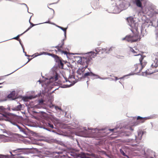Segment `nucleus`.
<instances>
[{
	"instance_id": "1",
	"label": "nucleus",
	"mask_w": 158,
	"mask_h": 158,
	"mask_svg": "<svg viewBox=\"0 0 158 158\" xmlns=\"http://www.w3.org/2000/svg\"><path fill=\"white\" fill-rule=\"evenodd\" d=\"M127 20L129 26L131 28V30L133 34L128 35L125 37L122 38L123 40H126L128 42H132L139 41L140 38L138 32V24L136 22L135 19L132 17L127 18Z\"/></svg>"
},
{
	"instance_id": "2",
	"label": "nucleus",
	"mask_w": 158,
	"mask_h": 158,
	"mask_svg": "<svg viewBox=\"0 0 158 158\" xmlns=\"http://www.w3.org/2000/svg\"><path fill=\"white\" fill-rule=\"evenodd\" d=\"M135 49V50L134 49L131 48H130V51L133 53V55L134 56H137L138 58H139L141 65L140 64L137 65V67L136 68V69L140 72L141 70L143 67L146 64L147 62L144 59L141 55L140 54L139 51L136 49Z\"/></svg>"
},
{
	"instance_id": "3",
	"label": "nucleus",
	"mask_w": 158,
	"mask_h": 158,
	"mask_svg": "<svg viewBox=\"0 0 158 158\" xmlns=\"http://www.w3.org/2000/svg\"><path fill=\"white\" fill-rule=\"evenodd\" d=\"M114 48L113 47L110 48H97L95 49V51L96 52H90L88 53L89 56H90L91 58L94 57L96 55V54L99 52H101L102 53L105 52L106 53H109L111 51H112Z\"/></svg>"
},
{
	"instance_id": "4",
	"label": "nucleus",
	"mask_w": 158,
	"mask_h": 158,
	"mask_svg": "<svg viewBox=\"0 0 158 158\" xmlns=\"http://www.w3.org/2000/svg\"><path fill=\"white\" fill-rule=\"evenodd\" d=\"M75 60L76 61L77 63H80L83 65H85V68L87 67L89 61L88 59L84 57L81 58L79 56L75 57Z\"/></svg>"
},
{
	"instance_id": "5",
	"label": "nucleus",
	"mask_w": 158,
	"mask_h": 158,
	"mask_svg": "<svg viewBox=\"0 0 158 158\" xmlns=\"http://www.w3.org/2000/svg\"><path fill=\"white\" fill-rule=\"evenodd\" d=\"M150 64L152 68L157 67L158 65V53H156L152 56V59L150 61Z\"/></svg>"
},
{
	"instance_id": "6",
	"label": "nucleus",
	"mask_w": 158,
	"mask_h": 158,
	"mask_svg": "<svg viewBox=\"0 0 158 158\" xmlns=\"http://www.w3.org/2000/svg\"><path fill=\"white\" fill-rule=\"evenodd\" d=\"M126 9L123 4H120L119 6H115L112 7V10H113V13H118L121 11Z\"/></svg>"
},
{
	"instance_id": "7",
	"label": "nucleus",
	"mask_w": 158,
	"mask_h": 158,
	"mask_svg": "<svg viewBox=\"0 0 158 158\" xmlns=\"http://www.w3.org/2000/svg\"><path fill=\"white\" fill-rule=\"evenodd\" d=\"M68 82H71L70 84H67V85H63L62 87L65 88L67 87H69L73 85L75 83V79L73 77H72L68 79Z\"/></svg>"
},
{
	"instance_id": "8",
	"label": "nucleus",
	"mask_w": 158,
	"mask_h": 158,
	"mask_svg": "<svg viewBox=\"0 0 158 158\" xmlns=\"http://www.w3.org/2000/svg\"><path fill=\"white\" fill-rule=\"evenodd\" d=\"M148 119V117L142 118L139 116L137 118V120L138 123H141L144 122L145 120Z\"/></svg>"
},
{
	"instance_id": "9",
	"label": "nucleus",
	"mask_w": 158,
	"mask_h": 158,
	"mask_svg": "<svg viewBox=\"0 0 158 158\" xmlns=\"http://www.w3.org/2000/svg\"><path fill=\"white\" fill-rule=\"evenodd\" d=\"M57 62H58V65L60 66V67H61V68H63L64 63H66V62H65V61L61 60L59 58H58Z\"/></svg>"
},
{
	"instance_id": "10",
	"label": "nucleus",
	"mask_w": 158,
	"mask_h": 158,
	"mask_svg": "<svg viewBox=\"0 0 158 158\" xmlns=\"http://www.w3.org/2000/svg\"><path fill=\"white\" fill-rule=\"evenodd\" d=\"M57 79V76H56L55 77H52L50 78L49 79H47L46 83V82L48 83L47 84H49L50 83V82H52L53 81H56Z\"/></svg>"
},
{
	"instance_id": "11",
	"label": "nucleus",
	"mask_w": 158,
	"mask_h": 158,
	"mask_svg": "<svg viewBox=\"0 0 158 158\" xmlns=\"http://www.w3.org/2000/svg\"><path fill=\"white\" fill-rule=\"evenodd\" d=\"M15 92L14 91L12 92L7 96V97L11 99H14L15 98Z\"/></svg>"
},
{
	"instance_id": "12",
	"label": "nucleus",
	"mask_w": 158,
	"mask_h": 158,
	"mask_svg": "<svg viewBox=\"0 0 158 158\" xmlns=\"http://www.w3.org/2000/svg\"><path fill=\"white\" fill-rule=\"evenodd\" d=\"M48 23L51 24H53V25H54L56 26V27H58L59 28H60L61 30H62V29L63 28V27H61L60 26L57 25L54 23H51L49 21H48V22H44L43 23ZM41 24H42V23H41ZM41 24V23H39V24Z\"/></svg>"
},
{
	"instance_id": "13",
	"label": "nucleus",
	"mask_w": 158,
	"mask_h": 158,
	"mask_svg": "<svg viewBox=\"0 0 158 158\" xmlns=\"http://www.w3.org/2000/svg\"><path fill=\"white\" fill-rule=\"evenodd\" d=\"M33 98V97L32 96H27L23 97V99L24 101H27L28 99H31Z\"/></svg>"
},
{
	"instance_id": "14",
	"label": "nucleus",
	"mask_w": 158,
	"mask_h": 158,
	"mask_svg": "<svg viewBox=\"0 0 158 158\" xmlns=\"http://www.w3.org/2000/svg\"><path fill=\"white\" fill-rule=\"evenodd\" d=\"M95 75V74L92 72H87L85 73L83 75L84 77H85L88 76Z\"/></svg>"
},
{
	"instance_id": "15",
	"label": "nucleus",
	"mask_w": 158,
	"mask_h": 158,
	"mask_svg": "<svg viewBox=\"0 0 158 158\" xmlns=\"http://www.w3.org/2000/svg\"><path fill=\"white\" fill-rule=\"evenodd\" d=\"M59 51H60V52L61 54H64V55H66V57L68 58H69V55H68L69 54H68V53L67 52H66V51H62L60 50H59Z\"/></svg>"
},
{
	"instance_id": "16",
	"label": "nucleus",
	"mask_w": 158,
	"mask_h": 158,
	"mask_svg": "<svg viewBox=\"0 0 158 158\" xmlns=\"http://www.w3.org/2000/svg\"><path fill=\"white\" fill-rule=\"evenodd\" d=\"M0 138L2 139H6V140L4 141L5 142L8 141L9 140V139H8V137L7 136L3 135H0Z\"/></svg>"
},
{
	"instance_id": "17",
	"label": "nucleus",
	"mask_w": 158,
	"mask_h": 158,
	"mask_svg": "<svg viewBox=\"0 0 158 158\" xmlns=\"http://www.w3.org/2000/svg\"><path fill=\"white\" fill-rule=\"evenodd\" d=\"M136 3L137 6L139 7H141V3L140 0H136Z\"/></svg>"
},
{
	"instance_id": "18",
	"label": "nucleus",
	"mask_w": 158,
	"mask_h": 158,
	"mask_svg": "<svg viewBox=\"0 0 158 158\" xmlns=\"http://www.w3.org/2000/svg\"><path fill=\"white\" fill-rule=\"evenodd\" d=\"M67 27L65 28H63L62 30L64 32V35L65 37H66V30H67Z\"/></svg>"
},
{
	"instance_id": "19",
	"label": "nucleus",
	"mask_w": 158,
	"mask_h": 158,
	"mask_svg": "<svg viewBox=\"0 0 158 158\" xmlns=\"http://www.w3.org/2000/svg\"><path fill=\"white\" fill-rule=\"evenodd\" d=\"M39 56L38 53H35L34 54L32 55L31 56L33 57V58L36 57L38 56Z\"/></svg>"
},
{
	"instance_id": "20",
	"label": "nucleus",
	"mask_w": 158,
	"mask_h": 158,
	"mask_svg": "<svg viewBox=\"0 0 158 158\" xmlns=\"http://www.w3.org/2000/svg\"><path fill=\"white\" fill-rule=\"evenodd\" d=\"M23 34V33L22 34H21L20 35H18L16 37L14 38L13 39H15V40H18V38L20 36L22 35Z\"/></svg>"
},
{
	"instance_id": "21",
	"label": "nucleus",
	"mask_w": 158,
	"mask_h": 158,
	"mask_svg": "<svg viewBox=\"0 0 158 158\" xmlns=\"http://www.w3.org/2000/svg\"><path fill=\"white\" fill-rule=\"evenodd\" d=\"M96 77H97L98 78H99L101 79H102V80H105V79H107V78H102V77H99L98 75H95Z\"/></svg>"
},
{
	"instance_id": "22",
	"label": "nucleus",
	"mask_w": 158,
	"mask_h": 158,
	"mask_svg": "<svg viewBox=\"0 0 158 158\" xmlns=\"http://www.w3.org/2000/svg\"><path fill=\"white\" fill-rule=\"evenodd\" d=\"M47 53L45 52H42L40 53L39 54H38L39 56L41 55H46Z\"/></svg>"
},
{
	"instance_id": "23",
	"label": "nucleus",
	"mask_w": 158,
	"mask_h": 158,
	"mask_svg": "<svg viewBox=\"0 0 158 158\" xmlns=\"http://www.w3.org/2000/svg\"><path fill=\"white\" fill-rule=\"evenodd\" d=\"M4 108L2 106H0V112H2L3 111Z\"/></svg>"
},
{
	"instance_id": "24",
	"label": "nucleus",
	"mask_w": 158,
	"mask_h": 158,
	"mask_svg": "<svg viewBox=\"0 0 158 158\" xmlns=\"http://www.w3.org/2000/svg\"><path fill=\"white\" fill-rule=\"evenodd\" d=\"M153 73V72H152L151 73H148V71H147L145 73H146V75H148V74H152Z\"/></svg>"
},
{
	"instance_id": "25",
	"label": "nucleus",
	"mask_w": 158,
	"mask_h": 158,
	"mask_svg": "<svg viewBox=\"0 0 158 158\" xmlns=\"http://www.w3.org/2000/svg\"><path fill=\"white\" fill-rule=\"evenodd\" d=\"M32 27L31 26H30V27H29L25 31H24L23 33H25L27 31H28L30 29H31V27Z\"/></svg>"
},
{
	"instance_id": "26",
	"label": "nucleus",
	"mask_w": 158,
	"mask_h": 158,
	"mask_svg": "<svg viewBox=\"0 0 158 158\" xmlns=\"http://www.w3.org/2000/svg\"><path fill=\"white\" fill-rule=\"evenodd\" d=\"M5 156L2 155L0 154V158H5Z\"/></svg>"
},
{
	"instance_id": "27",
	"label": "nucleus",
	"mask_w": 158,
	"mask_h": 158,
	"mask_svg": "<svg viewBox=\"0 0 158 158\" xmlns=\"http://www.w3.org/2000/svg\"><path fill=\"white\" fill-rule=\"evenodd\" d=\"M120 152L123 154V155L125 156V153L122 150H120Z\"/></svg>"
},
{
	"instance_id": "28",
	"label": "nucleus",
	"mask_w": 158,
	"mask_h": 158,
	"mask_svg": "<svg viewBox=\"0 0 158 158\" xmlns=\"http://www.w3.org/2000/svg\"><path fill=\"white\" fill-rule=\"evenodd\" d=\"M29 22H30V21H29ZM30 23L32 25L31 26V27H32L35 25H36L35 24H33L32 23H30Z\"/></svg>"
},
{
	"instance_id": "29",
	"label": "nucleus",
	"mask_w": 158,
	"mask_h": 158,
	"mask_svg": "<svg viewBox=\"0 0 158 158\" xmlns=\"http://www.w3.org/2000/svg\"><path fill=\"white\" fill-rule=\"evenodd\" d=\"M23 52L25 53V56H30L26 54V52H24V50L23 49Z\"/></svg>"
},
{
	"instance_id": "30",
	"label": "nucleus",
	"mask_w": 158,
	"mask_h": 158,
	"mask_svg": "<svg viewBox=\"0 0 158 158\" xmlns=\"http://www.w3.org/2000/svg\"><path fill=\"white\" fill-rule=\"evenodd\" d=\"M43 102V101L42 100H40L39 101V103H42Z\"/></svg>"
},
{
	"instance_id": "31",
	"label": "nucleus",
	"mask_w": 158,
	"mask_h": 158,
	"mask_svg": "<svg viewBox=\"0 0 158 158\" xmlns=\"http://www.w3.org/2000/svg\"><path fill=\"white\" fill-rule=\"evenodd\" d=\"M50 127H51V128H53V125H50Z\"/></svg>"
},
{
	"instance_id": "32",
	"label": "nucleus",
	"mask_w": 158,
	"mask_h": 158,
	"mask_svg": "<svg viewBox=\"0 0 158 158\" xmlns=\"http://www.w3.org/2000/svg\"><path fill=\"white\" fill-rule=\"evenodd\" d=\"M56 109H58L61 110V109L60 108H59V107H56Z\"/></svg>"
},
{
	"instance_id": "33",
	"label": "nucleus",
	"mask_w": 158,
	"mask_h": 158,
	"mask_svg": "<svg viewBox=\"0 0 158 158\" xmlns=\"http://www.w3.org/2000/svg\"><path fill=\"white\" fill-rule=\"evenodd\" d=\"M24 4V5H25V6H26V7H27V10H28V7H27V5L26 4Z\"/></svg>"
},
{
	"instance_id": "34",
	"label": "nucleus",
	"mask_w": 158,
	"mask_h": 158,
	"mask_svg": "<svg viewBox=\"0 0 158 158\" xmlns=\"http://www.w3.org/2000/svg\"><path fill=\"white\" fill-rule=\"evenodd\" d=\"M115 81H117V80H118V78L117 77H115Z\"/></svg>"
},
{
	"instance_id": "35",
	"label": "nucleus",
	"mask_w": 158,
	"mask_h": 158,
	"mask_svg": "<svg viewBox=\"0 0 158 158\" xmlns=\"http://www.w3.org/2000/svg\"><path fill=\"white\" fill-rule=\"evenodd\" d=\"M24 149L23 148H19V149H18L17 150H21V149Z\"/></svg>"
},
{
	"instance_id": "36",
	"label": "nucleus",
	"mask_w": 158,
	"mask_h": 158,
	"mask_svg": "<svg viewBox=\"0 0 158 158\" xmlns=\"http://www.w3.org/2000/svg\"><path fill=\"white\" fill-rule=\"evenodd\" d=\"M95 75H97L95 74V75H94V76H95L96 77L95 78V79L98 78L97 77H96Z\"/></svg>"
},
{
	"instance_id": "37",
	"label": "nucleus",
	"mask_w": 158,
	"mask_h": 158,
	"mask_svg": "<svg viewBox=\"0 0 158 158\" xmlns=\"http://www.w3.org/2000/svg\"><path fill=\"white\" fill-rule=\"evenodd\" d=\"M64 44V43H62V45H61V46H60V48H61V47H62V45H63Z\"/></svg>"
},
{
	"instance_id": "38",
	"label": "nucleus",
	"mask_w": 158,
	"mask_h": 158,
	"mask_svg": "<svg viewBox=\"0 0 158 158\" xmlns=\"http://www.w3.org/2000/svg\"><path fill=\"white\" fill-rule=\"evenodd\" d=\"M31 59H28V61H27V63L28 62H29L30 60Z\"/></svg>"
},
{
	"instance_id": "39",
	"label": "nucleus",
	"mask_w": 158,
	"mask_h": 158,
	"mask_svg": "<svg viewBox=\"0 0 158 158\" xmlns=\"http://www.w3.org/2000/svg\"><path fill=\"white\" fill-rule=\"evenodd\" d=\"M13 73V72H12V73H10V74H8V75H7V76L9 75H10V74H11L12 73Z\"/></svg>"
},
{
	"instance_id": "40",
	"label": "nucleus",
	"mask_w": 158,
	"mask_h": 158,
	"mask_svg": "<svg viewBox=\"0 0 158 158\" xmlns=\"http://www.w3.org/2000/svg\"><path fill=\"white\" fill-rule=\"evenodd\" d=\"M50 8V9H51V10H53L52 9V8Z\"/></svg>"
},
{
	"instance_id": "41",
	"label": "nucleus",
	"mask_w": 158,
	"mask_h": 158,
	"mask_svg": "<svg viewBox=\"0 0 158 158\" xmlns=\"http://www.w3.org/2000/svg\"><path fill=\"white\" fill-rule=\"evenodd\" d=\"M20 44H21V46H22V47H23V46H22V44H21V43H20Z\"/></svg>"
},
{
	"instance_id": "42",
	"label": "nucleus",
	"mask_w": 158,
	"mask_h": 158,
	"mask_svg": "<svg viewBox=\"0 0 158 158\" xmlns=\"http://www.w3.org/2000/svg\"><path fill=\"white\" fill-rule=\"evenodd\" d=\"M65 81H66V82H67V79H65Z\"/></svg>"
},
{
	"instance_id": "43",
	"label": "nucleus",
	"mask_w": 158,
	"mask_h": 158,
	"mask_svg": "<svg viewBox=\"0 0 158 158\" xmlns=\"http://www.w3.org/2000/svg\"><path fill=\"white\" fill-rule=\"evenodd\" d=\"M10 154L12 155V153L11 152H10Z\"/></svg>"
},
{
	"instance_id": "44",
	"label": "nucleus",
	"mask_w": 158,
	"mask_h": 158,
	"mask_svg": "<svg viewBox=\"0 0 158 158\" xmlns=\"http://www.w3.org/2000/svg\"><path fill=\"white\" fill-rule=\"evenodd\" d=\"M71 54H72L73 55H74V53H72Z\"/></svg>"
},
{
	"instance_id": "45",
	"label": "nucleus",
	"mask_w": 158,
	"mask_h": 158,
	"mask_svg": "<svg viewBox=\"0 0 158 158\" xmlns=\"http://www.w3.org/2000/svg\"><path fill=\"white\" fill-rule=\"evenodd\" d=\"M2 84V83H0V84Z\"/></svg>"
},
{
	"instance_id": "46",
	"label": "nucleus",
	"mask_w": 158,
	"mask_h": 158,
	"mask_svg": "<svg viewBox=\"0 0 158 158\" xmlns=\"http://www.w3.org/2000/svg\"><path fill=\"white\" fill-rule=\"evenodd\" d=\"M1 87H1V86H0V88H1Z\"/></svg>"
},
{
	"instance_id": "47",
	"label": "nucleus",
	"mask_w": 158,
	"mask_h": 158,
	"mask_svg": "<svg viewBox=\"0 0 158 158\" xmlns=\"http://www.w3.org/2000/svg\"><path fill=\"white\" fill-rule=\"evenodd\" d=\"M157 53H158V52H157Z\"/></svg>"
}]
</instances>
